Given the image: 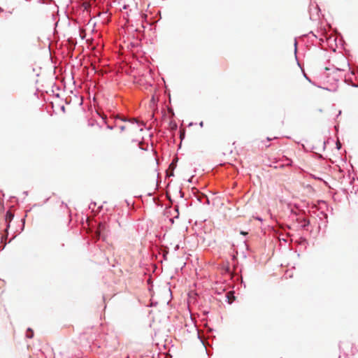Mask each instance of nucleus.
Wrapping results in <instances>:
<instances>
[{
  "label": "nucleus",
  "instance_id": "obj_1",
  "mask_svg": "<svg viewBox=\"0 0 358 358\" xmlns=\"http://www.w3.org/2000/svg\"><path fill=\"white\" fill-rule=\"evenodd\" d=\"M135 122L136 121L134 119L127 120L117 116L115 118L114 127L118 128L121 132L125 131H133L136 130V128H134Z\"/></svg>",
  "mask_w": 358,
  "mask_h": 358
},
{
  "label": "nucleus",
  "instance_id": "obj_2",
  "mask_svg": "<svg viewBox=\"0 0 358 358\" xmlns=\"http://www.w3.org/2000/svg\"><path fill=\"white\" fill-rule=\"evenodd\" d=\"M13 218V214L10 211H8L6 214V221L10 222Z\"/></svg>",
  "mask_w": 358,
  "mask_h": 358
},
{
  "label": "nucleus",
  "instance_id": "obj_3",
  "mask_svg": "<svg viewBox=\"0 0 358 358\" xmlns=\"http://www.w3.org/2000/svg\"><path fill=\"white\" fill-rule=\"evenodd\" d=\"M104 229H105V225L103 224L100 223L99 224V227H98V229L96 231V234H97L98 236H100L101 231H103Z\"/></svg>",
  "mask_w": 358,
  "mask_h": 358
},
{
  "label": "nucleus",
  "instance_id": "obj_4",
  "mask_svg": "<svg viewBox=\"0 0 358 358\" xmlns=\"http://www.w3.org/2000/svg\"><path fill=\"white\" fill-rule=\"evenodd\" d=\"M83 6L85 7V9H87L90 6L88 3L87 2H84L83 3Z\"/></svg>",
  "mask_w": 358,
  "mask_h": 358
},
{
  "label": "nucleus",
  "instance_id": "obj_5",
  "mask_svg": "<svg viewBox=\"0 0 358 358\" xmlns=\"http://www.w3.org/2000/svg\"><path fill=\"white\" fill-rule=\"evenodd\" d=\"M241 234H243V235H246V234H248V233H247V232H245V231H241Z\"/></svg>",
  "mask_w": 358,
  "mask_h": 358
},
{
  "label": "nucleus",
  "instance_id": "obj_6",
  "mask_svg": "<svg viewBox=\"0 0 358 358\" xmlns=\"http://www.w3.org/2000/svg\"><path fill=\"white\" fill-rule=\"evenodd\" d=\"M108 129H113V126H109V125H108Z\"/></svg>",
  "mask_w": 358,
  "mask_h": 358
}]
</instances>
